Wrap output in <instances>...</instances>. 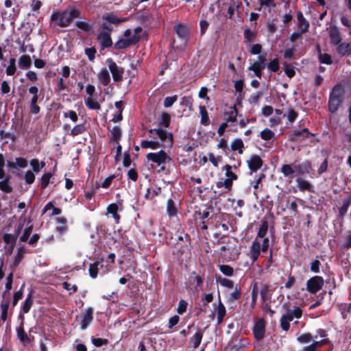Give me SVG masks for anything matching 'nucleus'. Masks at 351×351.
<instances>
[{
	"label": "nucleus",
	"mask_w": 351,
	"mask_h": 351,
	"mask_svg": "<svg viewBox=\"0 0 351 351\" xmlns=\"http://www.w3.org/2000/svg\"><path fill=\"white\" fill-rule=\"evenodd\" d=\"M199 113L201 115L200 123L203 125L207 126L210 124L208 114L205 106H199Z\"/></svg>",
	"instance_id": "obj_30"
},
{
	"label": "nucleus",
	"mask_w": 351,
	"mask_h": 351,
	"mask_svg": "<svg viewBox=\"0 0 351 351\" xmlns=\"http://www.w3.org/2000/svg\"><path fill=\"white\" fill-rule=\"evenodd\" d=\"M19 65L21 68L28 69L32 65V60L29 56L23 55L19 60Z\"/></svg>",
	"instance_id": "obj_37"
},
{
	"label": "nucleus",
	"mask_w": 351,
	"mask_h": 351,
	"mask_svg": "<svg viewBox=\"0 0 351 351\" xmlns=\"http://www.w3.org/2000/svg\"><path fill=\"white\" fill-rule=\"evenodd\" d=\"M232 167L230 165H226L223 169L226 170L225 176L226 178L223 181L216 182V186L218 189L224 187L228 191H230L232 188L233 181L238 179V176L232 171Z\"/></svg>",
	"instance_id": "obj_3"
},
{
	"label": "nucleus",
	"mask_w": 351,
	"mask_h": 351,
	"mask_svg": "<svg viewBox=\"0 0 351 351\" xmlns=\"http://www.w3.org/2000/svg\"><path fill=\"white\" fill-rule=\"evenodd\" d=\"M0 189L7 193L12 191V187L9 184V178H5L3 181H0Z\"/></svg>",
	"instance_id": "obj_56"
},
{
	"label": "nucleus",
	"mask_w": 351,
	"mask_h": 351,
	"mask_svg": "<svg viewBox=\"0 0 351 351\" xmlns=\"http://www.w3.org/2000/svg\"><path fill=\"white\" fill-rule=\"evenodd\" d=\"M324 284V280L322 276H313L306 281V290L310 293L315 294L322 289Z\"/></svg>",
	"instance_id": "obj_6"
},
{
	"label": "nucleus",
	"mask_w": 351,
	"mask_h": 351,
	"mask_svg": "<svg viewBox=\"0 0 351 351\" xmlns=\"http://www.w3.org/2000/svg\"><path fill=\"white\" fill-rule=\"evenodd\" d=\"M260 136L263 140L269 141L274 138L275 134L271 130L265 128L261 132Z\"/></svg>",
	"instance_id": "obj_48"
},
{
	"label": "nucleus",
	"mask_w": 351,
	"mask_h": 351,
	"mask_svg": "<svg viewBox=\"0 0 351 351\" xmlns=\"http://www.w3.org/2000/svg\"><path fill=\"white\" fill-rule=\"evenodd\" d=\"M267 67L272 72H277L280 69L279 62L278 58H274L271 60L267 64Z\"/></svg>",
	"instance_id": "obj_58"
},
{
	"label": "nucleus",
	"mask_w": 351,
	"mask_h": 351,
	"mask_svg": "<svg viewBox=\"0 0 351 351\" xmlns=\"http://www.w3.org/2000/svg\"><path fill=\"white\" fill-rule=\"evenodd\" d=\"M162 144L158 141H142L141 146L144 149L151 148L152 149H156L162 147Z\"/></svg>",
	"instance_id": "obj_34"
},
{
	"label": "nucleus",
	"mask_w": 351,
	"mask_h": 351,
	"mask_svg": "<svg viewBox=\"0 0 351 351\" xmlns=\"http://www.w3.org/2000/svg\"><path fill=\"white\" fill-rule=\"evenodd\" d=\"M284 117H287L288 121L292 123H293L298 117V112L295 111L293 108H289L286 114H284Z\"/></svg>",
	"instance_id": "obj_55"
},
{
	"label": "nucleus",
	"mask_w": 351,
	"mask_h": 351,
	"mask_svg": "<svg viewBox=\"0 0 351 351\" xmlns=\"http://www.w3.org/2000/svg\"><path fill=\"white\" fill-rule=\"evenodd\" d=\"M64 118H69L73 123H76L78 121V115L74 110H68L63 112Z\"/></svg>",
	"instance_id": "obj_60"
},
{
	"label": "nucleus",
	"mask_w": 351,
	"mask_h": 351,
	"mask_svg": "<svg viewBox=\"0 0 351 351\" xmlns=\"http://www.w3.org/2000/svg\"><path fill=\"white\" fill-rule=\"evenodd\" d=\"M16 60L15 58H10V61H9V65L8 66L7 69H6V74L8 75H12L15 73L16 72Z\"/></svg>",
	"instance_id": "obj_57"
},
{
	"label": "nucleus",
	"mask_w": 351,
	"mask_h": 351,
	"mask_svg": "<svg viewBox=\"0 0 351 351\" xmlns=\"http://www.w3.org/2000/svg\"><path fill=\"white\" fill-rule=\"evenodd\" d=\"M53 176V174L50 172L44 173L41 177L40 182V188L42 189H45L49 184V181L51 178Z\"/></svg>",
	"instance_id": "obj_54"
},
{
	"label": "nucleus",
	"mask_w": 351,
	"mask_h": 351,
	"mask_svg": "<svg viewBox=\"0 0 351 351\" xmlns=\"http://www.w3.org/2000/svg\"><path fill=\"white\" fill-rule=\"evenodd\" d=\"M139 40L140 36L137 35H133L128 38H121L114 44V48L117 50L125 49L136 45L138 43Z\"/></svg>",
	"instance_id": "obj_10"
},
{
	"label": "nucleus",
	"mask_w": 351,
	"mask_h": 351,
	"mask_svg": "<svg viewBox=\"0 0 351 351\" xmlns=\"http://www.w3.org/2000/svg\"><path fill=\"white\" fill-rule=\"evenodd\" d=\"M39 95L33 96V97L31 99L30 102V112L34 114H36L39 113L40 112V107L37 105V101L38 100Z\"/></svg>",
	"instance_id": "obj_46"
},
{
	"label": "nucleus",
	"mask_w": 351,
	"mask_h": 351,
	"mask_svg": "<svg viewBox=\"0 0 351 351\" xmlns=\"http://www.w3.org/2000/svg\"><path fill=\"white\" fill-rule=\"evenodd\" d=\"M178 96L176 95L172 97H167L165 98L163 105L165 108H170L177 101Z\"/></svg>",
	"instance_id": "obj_64"
},
{
	"label": "nucleus",
	"mask_w": 351,
	"mask_h": 351,
	"mask_svg": "<svg viewBox=\"0 0 351 351\" xmlns=\"http://www.w3.org/2000/svg\"><path fill=\"white\" fill-rule=\"evenodd\" d=\"M296 182H297L298 186L300 191H302V192L303 191H309V192L312 191L313 186L308 181H307L302 178H298L296 180Z\"/></svg>",
	"instance_id": "obj_25"
},
{
	"label": "nucleus",
	"mask_w": 351,
	"mask_h": 351,
	"mask_svg": "<svg viewBox=\"0 0 351 351\" xmlns=\"http://www.w3.org/2000/svg\"><path fill=\"white\" fill-rule=\"evenodd\" d=\"M97 38L99 41L101 49H105L112 46V40L110 34H108V33L106 34L104 32H99Z\"/></svg>",
	"instance_id": "obj_16"
},
{
	"label": "nucleus",
	"mask_w": 351,
	"mask_h": 351,
	"mask_svg": "<svg viewBox=\"0 0 351 351\" xmlns=\"http://www.w3.org/2000/svg\"><path fill=\"white\" fill-rule=\"evenodd\" d=\"M19 317L22 319V322H21L20 326L16 328L17 337L21 342L24 343H30V339L24 330V317L23 315H20Z\"/></svg>",
	"instance_id": "obj_19"
},
{
	"label": "nucleus",
	"mask_w": 351,
	"mask_h": 351,
	"mask_svg": "<svg viewBox=\"0 0 351 351\" xmlns=\"http://www.w3.org/2000/svg\"><path fill=\"white\" fill-rule=\"evenodd\" d=\"M328 37L330 45L335 47V53L339 57H351V40L342 42L341 33L337 25L330 27Z\"/></svg>",
	"instance_id": "obj_1"
},
{
	"label": "nucleus",
	"mask_w": 351,
	"mask_h": 351,
	"mask_svg": "<svg viewBox=\"0 0 351 351\" xmlns=\"http://www.w3.org/2000/svg\"><path fill=\"white\" fill-rule=\"evenodd\" d=\"M289 317H286L285 315H282L280 319V327L282 330L284 331H288L290 328V324L289 322H291L290 320Z\"/></svg>",
	"instance_id": "obj_52"
},
{
	"label": "nucleus",
	"mask_w": 351,
	"mask_h": 351,
	"mask_svg": "<svg viewBox=\"0 0 351 351\" xmlns=\"http://www.w3.org/2000/svg\"><path fill=\"white\" fill-rule=\"evenodd\" d=\"M247 162L248 168L252 172L257 171L263 165V160L258 155H253Z\"/></svg>",
	"instance_id": "obj_18"
},
{
	"label": "nucleus",
	"mask_w": 351,
	"mask_h": 351,
	"mask_svg": "<svg viewBox=\"0 0 351 351\" xmlns=\"http://www.w3.org/2000/svg\"><path fill=\"white\" fill-rule=\"evenodd\" d=\"M167 211L170 217L177 215L178 210L176 207L174 201L172 199H169L167 202Z\"/></svg>",
	"instance_id": "obj_40"
},
{
	"label": "nucleus",
	"mask_w": 351,
	"mask_h": 351,
	"mask_svg": "<svg viewBox=\"0 0 351 351\" xmlns=\"http://www.w3.org/2000/svg\"><path fill=\"white\" fill-rule=\"evenodd\" d=\"M351 204V195L347 196V197L344 199L342 206L339 208V216L341 217H344V215L348 212V208Z\"/></svg>",
	"instance_id": "obj_31"
},
{
	"label": "nucleus",
	"mask_w": 351,
	"mask_h": 351,
	"mask_svg": "<svg viewBox=\"0 0 351 351\" xmlns=\"http://www.w3.org/2000/svg\"><path fill=\"white\" fill-rule=\"evenodd\" d=\"M103 266L104 265L101 261H95L93 263H90L88 268V273L90 276L93 279L96 278L98 275L99 267L102 268Z\"/></svg>",
	"instance_id": "obj_24"
},
{
	"label": "nucleus",
	"mask_w": 351,
	"mask_h": 351,
	"mask_svg": "<svg viewBox=\"0 0 351 351\" xmlns=\"http://www.w3.org/2000/svg\"><path fill=\"white\" fill-rule=\"evenodd\" d=\"M314 136L315 134L309 132L308 128H303L300 130H293L289 138L291 141L301 143L304 139Z\"/></svg>",
	"instance_id": "obj_12"
},
{
	"label": "nucleus",
	"mask_w": 351,
	"mask_h": 351,
	"mask_svg": "<svg viewBox=\"0 0 351 351\" xmlns=\"http://www.w3.org/2000/svg\"><path fill=\"white\" fill-rule=\"evenodd\" d=\"M295 169L291 165L285 164L281 167L280 171L285 177L290 176L295 173Z\"/></svg>",
	"instance_id": "obj_53"
},
{
	"label": "nucleus",
	"mask_w": 351,
	"mask_h": 351,
	"mask_svg": "<svg viewBox=\"0 0 351 351\" xmlns=\"http://www.w3.org/2000/svg\"><path fill=\"white\" fill-rule=\"evenodd\" d=\"M33 298H32V293L30 292L25 300V302L22 306V311L23 312V313H29L32 306L33 305Z\"/></svg>",
	"instance_id": "obj_41"
},
{
	"label": "nucleus",
	"mask_w": 351,
	"mask_h": 351,
	"mask_svg": "<svg viewBox=\"0 0 351 351\" xmlns=\"http://www.w3.org/2000/svg\"><path fill=\"white\" fill-rule=\"evenodd\" d=\"M75 26L84 32L88 33L93 32V24L88 22L78 21L75 22Z\"/></svg>",
	"instance_id": "obj_27"
},
{
	"label": "nucleus",
	"mask_w": 351,
	"mask_h": 351,
	"mask_svg": "<svg viewBox=\"0 0 351 351\" xmlns=\"http://www.w3.org/2000/svg\"><path fill=\"white\" fill-rule=\"evenodd\" d=\"M219 271L226 276L231 277L234 275V269L229 265H218Z\"/></svg>",
	"instance_id": "obj_38"
},
{
	"label": "nucleus",
	"mask_w": 351,
	"mask_h": 351,
	"mask_svg": "<svg viewBox=\"0 0 351 351\" xmlns=\"http://www.w3.org/2000/svg\"><path fill=\"white\" fill-rule=\"evenodd\" d=\"M17 239V234H12L9 233H5L3 235V240L6 244H12V248H14L16 241Z\"/></svg>",
	"instance_id": "obj_43"
},
{
	"label": "nucleus",
	"mask_w": 351,
	"mask_h": 351,
	"mask_svg": "<svg viewBox=\"0 0 351 351\" xmlns=\"http://www.w3.org/2000/svg\"><path fill=\"white\" fill-rule=\"evenodd\" d=\"M33 230V226L31 225L25 228L23 234L20 237V241L21 242H25L29 239L30 234H32Z\"/></svg>",
	"instance_id": "obj_61"
},
{
	"label": "nucleus",
	"mask_w": 351,
	"mask_h": 351,
	"mask_svg": "<svg viewBox=\"0 0 351 351\" xmlns=\"http://www.w3.org/2000/svg\"><path fill=\"white\" fill-rule=\"evenodd\" d=\"M106 62L108 64V68L112 73L113 80L115 82H119L123 81L124 69L123 67L117 66L116 62L111 58H108L106 60Z\"/></svg>",
	"instance_id": "obj_8"
},
{
	"label": "nucleus",
	"mask_w": 351,
	"mask_h": 351,
	"mask_svg": "<svg viewBox=\"0 0 351 351\" xmlns=\"http://www.w3.org/2000/svg\"><path fill=\"white\" fill-rule=\"evenodd\" d=\"M346 90L344 86L338 83L332 88L328 98V107L331 113H335L344 101Z\"/></svg>",
	"instance_id": "obj_2"
},
{
	"label": "nucleus",
	"mask_w": 351,
	"mask_h": 351,
	"mask_svg": "<svg viewBox=\"0 0 351 351\" xmlns=\"http://www.w3.org/2000/svg\"><path fill=\"white\" fill-rule=\"evenodd\" d=\"M86 130L85 123L77 124L71 130L70 135L75 136L84 133Z\"/></svg>",
	"instance_id": "obj_42"
},
{
	"label": "nucleus",
	"mask_w": 351,
	"mask_h": 351,
	"mask_svg": "<svg viewBox=\"0 0 351 351\" xmlns=\"http://www.w3.org/2000/svg\"><path fill=\"white\" fill-rule=\"evenodd\" d=\"M118 205L115 203L110 204L107 207L108 213L112 215L116 223H119L121 219V216L118 214Z\"/></svg>",
	"instance_id": "obj_23"
},
{
	"label": "nucleus",
	"mask_w": 351,
	"mask_h": 351,
	"mask_svg": "<svg viewBox=\"0 0 351 351\" xmlns=\"http://www.w3.org/2000/svg\"><path fill=\"white\" fill-rule=\"evenodd\" d=\"M148 132L150 134L155 133L157 134L158 138L162 141V146H166L168 147H171L173 144V136L172 132H167L162 128H154V129H149L148 130Z\"/></svg>",
	"instance_id": "obj_4"
},
{
	"label": "nucleus",
	"mask_w": 351,
	"mask_h": 351,
	"mask_svg": "<svg viewBox=\"0 0 351 351\" xmlns=\"http://www.w3.org/2000/svg\"><path fill=\"white\" fill-rule=\"evenodd\" d=\"M261 251V245L260 241L256 238L254 241L252 242L250 250V254L249 257L250 260L252 261V263L256 262L260 254Z\"/></svg>",
	"instance_id": "obj_14"
},
{
	"label": "nucleus",
	"mask_w": 351,
	"mask_h": 351,
	"mask_svg": "<svg viewBox=\"0 0 351 351\" xmlns=\"http://www.w3.org/2000/svg\"><path fill=\"white\" fill-rule=\"evenodd\" d=\"M317 49H318V58H319V62L322 64L330 65L332 63L331 56L326 53H322L321 52V49L319 45L317 46Z\"/></svg>",
	"instance_id": "obj_29"
},
{
	"label": "nucleus",
	"mask_w": 351,
	"mask_h": 351,
	"mask_svg": "<svg viewBox=\"0 0 351 351\" xmlns=\"http://www.w3.org/2000/svg\"><path fill=\"white\" fill-rule=\"evenodd\" d=\"M266 321L263 318L258 319L254 322L252 333L257 341H261L265 337Z\"/></svg>",
	"instance_id": "obj_7"
},
{
	"label": "nucleus",
	"mask_w": 351,
	"mask_h": 351,
	"mask_svg": "<svg viewBox=\"0 0 351 351\" xmlns=\"http://www.w3.org/2000/svg\"><path fill=\"white\" fill-rule=\"evenodd\" d=\"M206 328L207 327L204 328V329L198 328L195 333L190 338L189 345L193 349H196L199 346Z\"/></svg>",
	"instance_id": "obj_15"
},
{
	"label": "nucleus",
	"mask_w": 351,
	"mask_h": 351,
	"mask_svg": "<svg viewBox=\"0 0 351 351\" xmlns=\"http://www.w3.org/2000/svg\"><path fill=\"white\" fill-rule=\"evenodd\" d=\"M50 19L51 21H56L57 25L61 27H66L71 23L68 16V10L56 12L51 14Z\"/></svg>",
	"instance_id": "obj_9"
},
{
	"label": "nucleus",
	"mask_w": 351,
	"mask_h": 351,
	"mask_svg": "<svg viewBox=\"0 0 351 351\" xmlns=\"http://www.w3.org/2000/svg\"><path fill=\"white\" fill-rule=\"evenodd\" d=\"M321 263L318 259L312 261L310 264V269L313 273H319L320 271Z\"/></svg>",
	"instance_id": "obj_63"
},
{
	"label": "nucleus",
	"mask_w": 351,
	"mask_h": 351,
	"mask_svg": "<svg viewBox=\"0 0 351 351\" xmlns=\"http://www.w3.org/2000/svg\"><path fill=\"white\" fill-rule=\"evenodd\" d=\"M104 19L112 24H119L126 21L125 18L119 19L114 14H108L104 16Z\"/></svg>",
	"instance_id": "obj_45"
},
{
	"label": "nucleus",
	"mask_w": 351,
	"mask_h": 351,
	"mask_svg": "<svg viewBox=\"0 0 351 351\" xmlns=\"http://www.w3.org/2000/svg\"><path fill=\"white\" fill-rule=\"evenodd\" d=\"M244 144L241 138H236L231 143V149L233 151H238L240 154L243 152Z\"/></svg>",
	"instance_id": "obj_39"
},
{
	"label": "nucleus",
	"mask_w": 351,
	"mask_h": 351,
	"mask_svg": "<svg viewBox=\"0 0 351 351\" xmlns=\"http://www.w3.org/2000/svg\"><path fill=\"white\" fill-rule=\"evenodd\" d=\"M294 169L298 174L309 173L312 169L311 163L308 160H306L301 164L294 165Z\"/></svg>",
	"instance_id": "obj_20"
},
{
	"label": "nucleus",
	"mask_w": 351,
	"mask_h": 351,
	"mask_svg": "<svg viewBox=\"0 0 351 351\" xmlns=\"http://www.w3.org/2000/svg\"><path fill=\"white\" fill-rule=\"evenodd\" d=\"M256 32L252 31L250 28H245L243 32L244 43L249 44L254 42L256 38Z\"/></svg>",
	"instance_id": "obj_32"
},
{
	"label": "nucleus",
	"mask_w": 351,
	"mask_h": 351,
	"mask_svg": "<svg viewBox=\"0 0 351 351\" xmlns=\"http://www.w3.org/2000/svg\"><path fill=\"white\" fill-rule=\"evenodd\" d=\"M283 308L285 309L286 313L284 315L286 317H289L290 320H293L294 318L300 319L302 316V309L300 306H294L293 309H291L287 304L283 305Z\"/></svg>",
	"instance_id": "obj_17"
},
{
	"label": "nucleus",
	"mask_w": 351,
	"mask_h": 351,
	"mask_svg": "<svg viewBox=\"0 0 351 351\" xmlns=\"http://www.w3.org/2000/svg\"><path fill=\"white\" fill-rule=\"evenodd\" d=\"M216 281L222 287L228 289H232L234 287V282L228 278H223L220 276H216Z\"/></svg>",
	"instance_id": "obj_36"
},
{
	"label": "nucleus",
	"mask_w": 351,
	"mask_h": 351,
	"mask_svg": "<svg viewBox=\"0 0 351 351\" xmlns=\"http://www.w3.org/2000/svg\"><path fill=\"white\" fill-rule=\"evenodd\" d=\"M297 19L298 21L299 26L301 27V32L306 33L308 30L309 23L304 18L302 12L301 11L297 12Z\"/></svg>",
	"instance_id": "obj_21"
},
{
	"label": "nucleus",
	"mask_w": 351,
	"mask_h": 351,
	"mask_svg": "<svg viewBox=\"0 0 351 351\" xmlns=\"http://www.w3.org/2000/svg\"><path fill=\"white\" fill-rule=\"evenodd\" d=\"M174 30L178 36L182 38H186L189 36V30L187 27L182 23L176 25L174 27Z\"/></svg>",
	"instance_id": "obj_28"
},
{
	"label": "nucleus",
	"mask_w": 351,
	"mask_h": 351,
	"mask_svg": "<svg viewBox=\"0 0 351 351\" xmlns=\"http://www.w3.org/2000/svg\"><path fill=\"white\" fill-rule=\"evenodd\" d=\"M111 134L110 137V143H116L119 144V141L121 138L122 132L119 126H114L110 130Z\"/></svg>",
	"instance_id": "obj_22"
},
{
	"label": "nucleus",
	"mask_w": 351,
	"mask_h": 351,
	"mask_svg": "<svg viewBox=\"0 0 351 351\" xmlns=\"http://www.w3.org/2000/svg\"><path fill=\"white\" fill-rule=\"evenodd\" d=\"M9 305H10L9 300H8L6 302L2 301L1 302V305H0L1 309V319L3 322L6 321V319H7Z\"/></svg>",
	"instance_id": "obj_44"
},
{
	"label": "nucleus",
	"mask_w": 351,
	"mask_h": 351,
	"mask_svg": "<svg viewBox=\"0 0 351 351\" xmlns=\"http://www.w3.org/2000/svg\"><path fill=\"white\" fill-rule=\"evenodd\" d=\"M313 339V337L311 333L306 332L303 333L300 336L297 338V340L301 343H309Z\"/></svg>",
	"instance_id": "obj_62"
},
{
	"label": "nucleus",
	"mask_w": 351,
	"mask_h": 351,
	"mask_svg": "<svg viewBox=\"0 0 351 351\" xmlns=\"http://www.w3.org/2000/svg\"><path fill=\"white\" fill-rule=\"evenodd\" d=\"M23 247H20L17 249V253L14 257L12 265L14 267H16L20 264L21 261L23 258Z\"/></svg>",
	"instance_id": "obj_51"
},
{
	"label": "nucleus",
	"mask_w": 351,
	"mask_h": 351,
	"mask_svg": "<svg viewBox=\"0 0 351 351\" xmlns=\"http://www.w3.org/2000/svg\"><path fill=\"white\" fill-rule=\"evenodd\" d=\"M241 291L240 289L237 288V286L234 289V291L229 295V296L228 298V301L229 302H232L234 300H238L241 298Z\"/></svg>",
	"instance_id": "obj_59"
},
{
	"label": "nucleus",
	"mask_w": 351,
	"mask_h": 351,
	"mask_svg": "<svg viewBox=\"0 0 351 351\" xmlns=\"http://www.w3.org/2000/svg\"><path fill=\"white\" fill-rule=\"evenodd\" d=\"M93 321V308L90 306L86 308L82 313L80 322V329L86 330Z\"/></svg>",
	"instance_id": "obj_13"
},
{
	"label": "nucleus",
	"mask_w": 351,
	"mask_h": 351,
	"mask_svg": "<svg viewBox=\"0 0 351 351\" xmlns=\"http://www.w3.org/2000/svg\"><path fill=\"white\" fill-rule=\"evenodd\" d=\"M171 123V116L167 112H162L159 125L164 128H169Z\"/></svg>",
	"instance_id": "obj_50"
},
{
	"label": "nucleus",
	"mask_w": 351,
	"mask_h": 351,
	"mask_svg": "<svg viewBox=\"0 0 351 351\" xmlns=\"http://www.w3.org/2000/svg\"><path fill=\"white\" fill-rule=\"evenodd\" d=\"M213 210L211 207L209 208H207L206 210H204L203 211L196 210L195 212V215L198 217V220H205L206 219L210 218V210Z\"/></svg>",
	"instance_id": "obj_49"
},
{
	"label": "nucleus",
	"mask_w": 351,
	"mask_h": 351,
	"mask_svg": "<svg viewBox=\"0 0 351 351\" xmlns=\"http://www.w3.org/2000/svg\"><path fill=\"white\" fill-rule=\"evenodd\" d=\"M232 109L230 112H226V114L228 115L226 118H225V121L228 125V123L235 122L237 121V117L238 115V110L235 105L231 107Z\"/></svg>",
	"instance_id": "obj_33"
},
{
	"label": "nucleus",
	"mask_w": 351,
	"mask_h": 351,
	"mask_svg": "<svg viewBox=\"0 0 351 351\" xmlns=\"http://www.w3.org/2000/svg\"><path fill=\"white\" fill-rule=\"evenodd\" d=\"M146 158L148 160L156 163L158 166L165 163L167 160H171V158L167 156V153L161 149L156 153H149Z\"/></svg>",
	"instance_id": "obj_11"
},
{
	"label": "nucleus",
	"mask_w": 351,
	"mask_h": 351,
	"mask_svg": "<svg viewBox=\"0 0 351 351\" xmlns=\"http://www.w3.org/2000/svg\"><path fill=\"white\" fill-rule=\"evenodd\" d=\"M234 87L235 88L236 92L239 93V96L237 97V103L240 104L241 102L242 97H243V81L242 80H239L235 82Z\"/></svg>",
	"instance_id": "obj_35"
},
{
	"label": "nucleus",
	"mask_w": 351,
	"mask_h": 351,
	"mask_svg": "<svg viewBox=\"0 0 351 351\" xmlns=\"http://www.w3.org/2000/svg\"><path fill=\"white\" fill-rule=\"evenodd\" d=\"M95 91V87L93 84H88L86 86V92L88 97L84 99V103L89 110H100L101 105L96 99L93 98V94Z\"/></svg>",
	"instance_id": "obj_5"
},
{
	"label": "nucleus",
	"mask_w": 351,
	"mask_h": 351,
	"mask_svg": "<svg viewBox=\"0 0 351 351\" xmlns=\"http://www.w3.org/2000/svg\"><path fill=\"white\" fill-rule=\"evenodd\" d=\"M98 79L104 86H108L110 82V76L108 70L102 69L98 74Z\"/></svg>",
	"instance_id": "obj_26"
},
{
	"label": "nucleus",
	"mask_w": 351,
	"mask_h": 351,
	"mask_svg": "<svg viewBox=\"0 0 351 351\" xmlns=\"http://www.w3.org/2000/svg\"><path fill=\"white\" fill-rule=\"evenodd\" d=\"M268 230V221L267 220L262 221L261 227L258 229L256 238H264Z\"/></svg>",
	"instance_id": "obj_47"
}]
</instances>
